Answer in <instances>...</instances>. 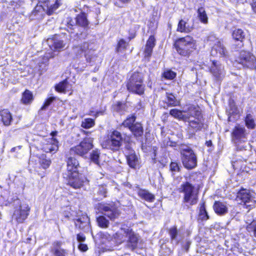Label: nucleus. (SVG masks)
Wrapping results in <instances>:
<instances>
[{"mask_svg": "<svg viewBox=\"0 0 256 256\" xmlns=\"http://www.w3.org/2000/svg\"><path fill=\"white\" fill-rule=\"evenodd\" d=\"M174 46L178 53L184 56H188L196 48V40L190 36L178 39Z\"/></svg>", "mask_w": 256, "mask_h": 256, "instance_id": "nucleus-1", "label": "nucleus"}, {"mask_svg": "<svg viewBox=\"0 0 256 256\" xmlns=\"http://www.w3.org/2000/svg\"><path fill=\"white\" fill-rule=\"evenodd\" d=\"M60 4L56 0L54 4H52L48 0L43 3L39 2L31 14V17L37 19L42 18L46 14L51 15L59 6Z\"/></svg>", "mask_w": 256, "mask_h": 256, "instance_id": "nucleus-2", "label": "nucleus"}, {"mask_svg": "<svg viewBox=\"0 0 256 256\" xmlns=\"http://www.w3.org/2000/svg\"><path fill=\"white\" fill-rule=\"evenodd\" d=\"M182 192L184 193V202L187 206L196 204L198 201V190L189 182L182 185Z\"/></svg>", "mask_w": 256, "mask_h": 256, "instance_id": "nucleus-3", "label": "nucleus"}, {"mask_svg": "<svg viewBox=\"0 0 256 256\" xmlns=\"http://www.w3.org/2000/svg\"><path fill=\"white\" fill-rule=\"evenodd\" d=\"M126 87L130 92L140 95L143 94L144 86L143 84V78L142 74L138 72L132 74L126 84Z\"/></svg>", "mask_w": 256, "mask_h": 256, "instance_id": "nucleus-4", "label": "nucleus"}, {"mask_svg": "<svg viewBox=\"0 0 256 256\" xmlns=\"http://www.w3.org/2000/svg\"><path fill=\"white\" fill-rule=\"evenodd\" d=\"M122 138L120 132L113 131L108 138L102 143V146L114 152L118 150L122 144Z\"/></svg>", "mask_w": 256, "mask_h": 256, "instance_id": "nucleus-5", "label": "nucleus"}, {"mask_svg": "<svg viewBox=\"0 0 256 256\" xmlns=\"http://www.w3.org/2000/svg\"><path fill=\"white\" fill-rule=\"evenodd\" d=\"M182 164L188 169H192L197 164V158L193 150L187 146H182L180 148Z\"/></svg>", "mask_w": 256, "mask_h": 256, "instance_id": "nucleus-6", "label": "nucleus"}, {"mask_svg": "<svg viewBox=\"0 0 256 256\" xmlns=\"http://www.w3.org/2000/svg\"><path fill=\"white\" fill-rule=\"evenodd\" d=\"M247 133L246 132V129L244 127L240 125L236 126L232 131V136L234 141V142L237 144V148L240 150H246L248 147H250V144H248L246 145L240 146L239 143L244 142L247 139Z\"/></svg>", "mask_w": 256, "mask_h": 256, "instance_id": "nucleus-7", "label": "nucleus"}, {"mask_svg": "<svg viewBox=\"0 0 256 256\" xmlns=\"http://www.w3.org/2000/svg\"><path fill=\"white\" fill-rule=\"evenodd\" d=\"M93 138L90 137L85 138L80 143L70 150V154L72 155L76 154L78 155L83 156L92 148Z\"/></svg>", "mask_w": 256, "mask_h": 256, "instance_id": "nucleus-8", "label": "nucleus"}, {"mask_svg": "<svg viewBox=\"0 0 256 256\" xmlns=\"http://www.w3.org/2000/svg\"><path fill=\"white\" fill-rule=\"evenodd\" d=\"M92 44L84 42L80 46H75L72 48V52L77 56L80 57L83 53L87 62H90L93 58L94 50Z\"/></svg>", "mask_w": 256, "mask_h": 256, "instance_id": "nucleus-9", "label": "nucleus"}, {"mask_svg": "<svg viewBox=\"0 0 256 256\" xmlns=\"http://www.w3.org/2000/svg\"><path fill=\"white\" fill-rule=\"evenodd\" d=\"M30 207L26 202H20L16 206L13 214V218L18 223H22L29 215Z\"/></svg>", "mask_w": 256, "mask_h": 256, "instance_id": "nucleus-10", "label": "nucleus"}, {"mask_svg": "<svg viewBox=\"0 0 256 256\" xmlns=\"http://www.w3.org/2000/svg\"><path fill=\"white\" fill-rule=\"evenodd\" d=\"M98 210L102 214L112 220L118 218L120 214V210L114 204H100Z\"/></svg>", "mask_w": 256, "mask_h": 256, "instance_id": "nucleus-11", "label": "nucleus"}, {"mask_svg": "<svg viewBox=\"0 0 256 256\" xmlns=\"http://www.w3.org/2000/svg\"><path fill=\"white\" fill-rule=\"evenodd\" d=\"M236 200L240 204L244 203L249 208L254 207L256 204L252 194L246 189L241 190L238 192Z\"/></svg>", "mask_w": 256, "mask_h": 256, "instance_id": "nucleus-12", "label": "nucleus"}, {"mask_svg": "<svg viewBox=\"0 0 256 256\" xmlns=\"http://www.w3.org/2000/svg\"><path fill=\"white\" fill-rule=\"evenodd\" d=\"M63 24L66 26L67 30L70 31L74 29L76 24L82 27L87 26L88 22L86 14L82 13L76 16L75 22L73 21L71 18H67L63 21Z\"/></svg>", "mask_w": 256, "mask_h": 256, "instance_id": "nucleus-13", "label": "nucleus"}, {"mask_svg": "<svg viewBox=\"0 0 256 256\" xmlns=\"http://www.w3.org/2000/svg\"><path fill=\"white\" fill-rule=\"evenodd\" d=\"M238 62L244 66L250 68H256V60L254 56L250 52L242 51L240 52Z\"/></svg>", "mask_w": 256, "mask_h": 256, "instance_id": "nucleus-14", "label": "nucleus"}, {"mask_svg": "<svg viewBox=\"0 0 256 256\" xmlns=\"http://www.w3.org/2000/svg\"><path fill=\"white\" fill-rule=\"evenodd\" d=\"M126 246L132 251L137 248L142 249L143 248L142 240L139 238L138 236L131 230L128 235Z\"/></svg>", "mask_w": 256, "mask_h": 256, "instance_id": "nucleus-15", "label": "nucleus"}, {"mask_svg": "<svg viewBox=\"0 0 256 256\" xmlns=\"http://www.w3.org/2000/svg\"><path fill=\"white\" fill-rule=\"evenodd\" d=\"M68 176V184L76 189L80 188L84 183L86 182V178L82 175L79 174L78 172H72Z\"/></svg>", "mask_w": 256, "mask_h": 256, "instance_id": "nucleus-16", "label": "nucleus"}, {"mask_svg": "<svg viewBox=\"0 0 256 256\" xmlns=\"http://www.w3.org/2000/svg\"><path fill=\"white\" fill-rule=\"evenodd\" d=\"M210 71L216 80H221L225 76L224 67L218 61H212Z\"/></svg>", "mask_w": 256, "mask_h": 256, "instance_id": "nucleus-17", "label": "nucleus"}, {"mask_svg": "<svg viewBox=\"0 0 256 256\" xmlns=\"http://www.w3.org/2000/svg\"><path fill=\"white\" fill-rule=\"evenodd\" d=\"M245 32L240 28L235 29L233 31L232 36L236 43L232 45V48L238 50L243 46V41L245 38Z\"/></svg>", "mask_w": 256, "mask_h": 256, "instance_id": "nucleus-18", "label": "nucleus"}, {"mask_svg": "<svg viewBox=\"0 0 256 256\" xmlns=\"http://www.w3.org/2000/svg\"><path fill=\"white\" fill-rule=\"evenodd\" d=\"M126 156L127 162L128 166L132 168H136L140 166V159L135 153L134 150L130 149L128 146H126Z\"/></svg>", "mask_w": 256, "mask_h": 256, "instance_id": "nucleus-19", "label": "nucleus"}, {"mask_svg": "<svg viewBox=\"0 0 256 256\" xmlns=\"http://www.w3.org/2000/svg\"><path fill=\"white\" fill-rule=\"evenodd\" d=\"M58 143L54 138L45 140L42 143V150L46 152H56L58 149Z\"/></svg>", "mask_w": 256, "mask_h": 256, "instance_id": "nucleus-20", "label": "nucleus"}, {"mask_svg": "<svg viewBox=\"0 0 256 256\" xmlns=\"http://www.w3.org/2000/svg\"><path fill=\"white\" fill-rule=\"evenodd\" d=\"M212 54H217L220 57H226L228 56V52L222 42L220 40H217L212 47Z\"/></svg>", "mask_w": 256, "mask_h": 256, "instance_id": "nucleus-21", "label": "nucleus"}, {"mask_svg": "<svg viewBox=\"0 0 256 256\" xmlns=\"http://www.w3.org/2000/svg\"><path fill=\"white\" fill-rule=\"evenodd\" d=\"M47 42L50 48L54 50H60L65 46L64 42L58 38L57 36L48 38Z\"/></svg>", "mask_w": 256, "mask_h": 256, "instance_id": "nucleus-22", "label": "nucleus"}, {"mask_svg": "<svg viewBox=\"0 0 256 256\" xmlns=\"http://www.w3.org/2000/svg\"><path fill=\"white\" fill-rule=\"evenodd\" d=\"M184 115L188 117V118L186 120H184V122L196 118L198 117H202L200 112L199 111L197 108L192 106H189L188 109L184 110Z\"/></svg>", "mask_w": 256, "mask_h": 256, "instance_id": "nucleus-23", "label": "nucleus"}, {"mask_svg": "<svg viewBox=\"0 0 256 256\" xmlns=\"http://www.w3.org/2000/svg\"><path fill=\"white\" fill-rule=\"evenodd\" d=\"M188 122L189 128L193 130L194 132L200 130L204 126L202 117L187 120Z\"/></svg>", "mask_w": 256, "mask_h": 256, "instance_id": "nucleus-24", "label": "nucleus"}, {"mask_svg": "<svg viewBox=\"0 0 256 256\" xmlns=\"http://www.w3.org/2000/svg\"><path fill=\"white\" fill-rule=\"evenodd\" d=\"M165 103L166 104V106H164V108H167L168 107L170 106H179L180 104V102L179 100H178L176 97L172 93H166V99L165 100Z\"/></svg>", "mask_w": 256, "mask_h": 256, "instance_id": "nucleus-25", "label": "nucleus"}, {"mask_svg": "<svg viewBox=\"0 0 256 256\" xmlns=\"http://www.w3.org/2000/svg\"><path fill=\"white\" fill-rule=\"evenodd\" d=\"M62 244V242L58 241L52 244L51 252L54 256H66L67 252L66 250L61 248Z\"/></svg>", "mask_w": 256, "mask_h": 256, "instance_id": "nucleus-26", "label": "nucleus"}, {"mask_svg": "<svg viewBox=\"0 0 256 256\" xmlns=\"http://www.w3.org/2000/svg\"><path fill=\"white\" fill-rule=\"evenodd\" d=\"M213 208L215 212L218 215H224L228 212V207L224 202L216 201Z\"/></svg>", "mask_w": 256, "mask_h": 256, "instance_id": "nucleus-27", "label": "nucleus"}, {"mask_svg": "<svg viewBox=\"0 0 256 256\" xmlns=\"http://www.w3.org/2000/svg\"><path fill=\"white\" fill-rule=\"evenodd\" d=\"M130 230L129 228H122L114 235V238L119 244L127 240L128 235Z\"/></svg>", "mask_w": 256, "mask_h": 256, "instance_id": "nucleus-28", "label": "nucleus"}, {"mask_svg": "<svg viewBox=\"0 0 256 256\" xmlns=\"http://www.w3.org/2000/svg\"><path fill=\"white\" fill-rule=\"evenodd\" d=\"M0 116L2 122L5 126H8L11 124L12 120V117L10 112L7 109H4L0 112Z\"/></svg>", "mask_w": 256, "mask_h": 256, "instance_id": "nucleus-29", "label": "nucleus"}, {"mask_svg": "<svg viewBox=\"0 0 256 256\" xmlns=\"http://www.w3.org/2000/svg\"><path fill=\"white\" fill-rule=\"evenodd\" d=\"M79 166V162L77 160L72 156H69L67 160V169L68 172H78V168Z\"/></svg>", "mask_w": 256, "mask_h": 256, "instance_id": "nucleus-30", "label": "nucleus"}, {"mask_svg": "<svg viewBox=\"0 0 256 256\" xmlns=\"http://www.w3.org/2000/svg\"><path fill=\"white\" fill-rule=\"evenodd\" d=\"M193 27L190 26L187 21L181 20L178 24L177 30L181 32H189L192 30Z\"/></svg>", "mask_w": 256, "mask_h": 256, "instance_id": "nucleus-31", "label": "nucleus"}, {"mask_svg": "<svg viewBox=\"0 0 256 256\" xmlns=\"http://www.w3.org/2000/svg\"><path fill=\"white\" fill-rule=\"evenodd\" d=\"M138 196L142 199L149 202H152L154 199V196L145 190H140L138 192Z\"/></svg>", "mask_w": 256, "mask_h": 256, "instance_id": "nucleus-32", "label": "nucleus"}, {"mask_svg": "<svg viewBox=\"0 0 256 256\" xmlns=\"http://www.w3.org/2000/svg\"><path fill=\"white\" fill-rule=\"evenodd\" d=\"M170 114L175 118L183 121L186 120L188 118V117L184 115V110H180L176 108H173L170 110Z\"/></svg>", "mask_w": 256, "mask_h": 256, "instance_id": "nucleus-33", "label": "nucleus"}, {"mask_svg": "<svg viewBox=\"0 0 256 256\" xmlns=\"http://www.w3.org/2000/svg\"><path fill=\"white\" fill-rule=\"evenodd\" d=\"M34 100L32 92L29 90H26L22 94L21 102L24 104H30Z\"/></svg>", "mask_w": 256, "mask_h": 256, "instance_id": "nucleus-34", "label": "nucleus"}, {"mask_svg": "<svg viewBox=\"0 0 256 256\" xmlns=\"http://www.w3.org/2000/svg\"><path fill=\"white\" fill-rule=\"evenodd\" d=\"M130 130L136 136H140L142 135L144 132L142 124L138 122H136L130 127Z\"/></svg>", "mask_w": 256, "mask_h": 256, "instance_id": "nucleus-35", "label": "nucleus"}, {"mask_svg": "<svg viewBox=\"0 0 256 256\" xmlns=\"http://www.w3.org/2000/svg\"><path fill=\"white\" fill-rule=\"evenodd\" d=\"M97 222L98 224V226L102 228H107L108 227L110 222L109 220H108L104 216H99L97 219Z\"/></svg>", "mask_w": 256, "mask_h": 256, "instance_id": "nucleus-36", "label": "nucleus"}, {"mask_svg": "<svg viewBox=\"0 0 256 256\" xmlns=\"http://www.w3.org/2000/svg\"><path fill=\"white\" fill-rule=\"evenodd\" d=\"M68 82L66 80H63L56 84L55 86L56 90L60 92H64L68 88Z\"/></svg>", "mask_w": 256, "mask_h": 256, "instance_id": "nucleus-37", "label": "nucleus"}, {"mask_svg": "<svg viewBox=\"0 0 256 256\" xmlns=\"http://www.w3.org/2000/svg\"><path fill=\"white\" fill-rule=\"evenodd\" d=\"M246 126L248 128L254 129L256 124L252 114H248L245 118Z\"/></svg>", "mask_w": 256, "mask_h": 256, "instance_id": "nucleus-38", "label": "nucleus"}, {"mask_svg": "<svg viewBox=\"0 0 256 256\" xmlns=\"http://www.w3.org/2000/svg\"><path fill=\"white\" fill-rule=\"evenodd\" d=\"M198 13L200 22L204 24H207L208 19L204 9L202 7L199 8L198 10Z\"/></svg>", "mask_w": 256, "mask_h": 256, "instance_id": "nucleus-39", "label": "nucleus"}, {"mask_svg": "<svg viewBox=\"0 0 256 256\" xmlns=\"http://www.w3.org/2000/svg\"><path fill=\"white\" fill-rule=\"evenodd\" d=\"M199 216L200 218L202 220H206L209 219V216L207 212L206 211L204 203L200 205L199 212Z\"/></svg>", "mask_w": 256, "mask_h": 256, "instance_id": "nucleus-40", "label": "nucleus"}, {"mask_svg": "<svg viewBox=\"0 0 256 256\" xmlns=\"http://www.w3.org/2000/svg\"><path fill=\"white\" fill-rule=\"evenodd\" d=\"M136 120V116L132 114L128 116L126 120L124 121L122 124L125 127H128L129 129L130 127L132 126L134 124V122Z\"/></svg>", "mask_w": 256, "mask_h": 256, "instance_id": "nucleus-41", "label": "nucleus"}, {"mask_svg": "<svg viewBox=\"0 0 256 256\" xmlns=\"http://www.w3.org/2000/svg\"><path fill=\"white\" fill-rule=\"evenodd\" d=\"M128 43L124 39L120 40L116 47V51L118 52H123L126 48Z\"/></svg>", "mask_w": 256, "mask_h": 256, "instance_id": "nucleus-42", "label": "nucleus"}, {"mask_svg": "<svg viewBox=\"0 0 256 256\" xmlns=\"http://www.w3.org/2000/svg\"><path fill=\"white\" fill-rule=\"evenodd\" d=\"M94 120L92 118H85L82 120L81 126L85 128H90L94 125Z\"/></svg>", "mask_w": 256, "mask_h": 256, "instance_id": "nucleus-43", "label": "nucleus"}, {"mask_svg": "<svg viewBox=\"0 0 256 256\" xmlns=\"http://www.w3.org/2000/svg\"><path fill=\"white\" fill-rule=\"evenodd\" d=\"M108 192V188L104 184H100L98 186V194L102 198H105Z\"/></svg>", "mask_w": 256, "mask_h": 256, "instance_id": "nucleus-44", "label": "nucleus"}, {"mask_svg": "<svg viewBox=\"0 0 256 256\" xmlns=\"http://www.w3.org/2000/svg\"><path fill=\"white\" fill-rule=\"evenodd\" d=\"M40 164L44 168H47L51 164L50 159L46 158L44 156H42L40 158Z\"/></svg>", "mask_w": 256, "mask_h": 256, "instance_id": "nucleus-45", "label": "nucleus"}, {"mask_svg": "<svg viewBox=\"0 0 256 256\" xmlns=\"http://www.w3.org/2000/svg\"><path fill=\"white\" fill-rule=\"evenodd\" d=\"M100 152L97 150H93L90 154V159L92 162L97 164H99Z\"/></svg>", "mask_w": 256, "mask_h": 256, "instance_id": "nucleus-46", "label": "nucleus"}, {"mask_svg": "<svg viewBox=\"0 0 256 256\" xmlns=\"http://www.w3.org/2000/svg\"><path fill=\"white\" fill-rule=\"evenodd\" d=\"M90 220L88 216H83V222L82 225L80 226L79 228L82 230H86L89 227Z\"/></svg>", "mask_w": 256, "mask_h": 256, "instance_id": "nucleus-47", "label": "nucleus"}, {"mask_svg": "<svg viewBox=\"0 0 256 256\" xmlns=\"http://www.w3.org/2000/svg\"><path fill=\"white\" fill-rule=\"evenodd\" d=\"M164 77L168 80H172L176 76V74L174 72L168 70L164 72Z\"/></svg>", "mask_w": 256, "mask_h": 256, "instance_id": "nucleus-48", "label": "nucleus"}, {"mask_svg": "<svg viewBox=\"0 0 256 256\" xmlns=\"http://www.w3.org/2000/svg\"><path fill=\"white\" fill-rule=\"evenodd\" d=\"M131 0H116L114 2V5L119 8H123Z\"/></svg>", "mask_w": 256, "mask_h": 256, "instance_id": "nucleus-49", "label": "nucleus"}, {"mask_svg": "<svg viewBox=\"0 0 256 256\" xmlns=\"http://www.w3.org/2000/svg\"><path fill=\"white\" fill-rule=\"evenodd\" d=\"M56 100L55 97H50L48 98L45 102L44 106L42 107L41 110H45L51 104Z\"/></svg>", "mask_w": 256, "mask_h": 256, "instance_id": "nucleus-50", "label": "nucleus"}, {"mask_svg": "<svg viewBox=\"0 0 256 256\" xmlns=\"http://www.w3.org/2000/svg\"><path fill=\"white\" fill-rule=\"evenodd\" d=\"M146 46L154 48L155 46V38L153 36H150L146 42Z\"/></svg>", "mask_w": 256, "mask_h": 256, "instance_id": "nucleus-51", "label": "nucleus"}, {"mask_svg": "<svg viewBox=\"0 0 256 256\" xmlns=\"http://www.w3.org/2000/svg\"><path fill=\"white\" fill-rule=\"evenodd\" d=\"M170 170L172 172H178L180 168L176 162H172L170 164Z\"/></svg>", "mask_w": 256, "mask_h": 256, "instance_id": "nucleus-52", "label": "nucleus"}, {"mask_svg": "<svg viewBox=\"0 0 256 256\" xmlns=\"http://www.w3.org/2000/svg\"><path fill=\"white\" fill-rule=\"evenodd\" d=\"M170 234L172 240H174L176 238L178 234V231L176 228H172L170 230Z\"/></svg>", "mask_w": 256, "mask_h": 256, "instance_id": "nucleus-53", "label": "nucleus"}, {"mask_svg": "<svg viewBox=\"0 0 256 256\" xmlns=\"http://www.w3.org/2000/svg\"><path fill=\"white\" fill-rule=\"evenodd\" d=\"M230 114L237 115L238 114V110L234 104H230Z\"/></svg>", "mask_w": 256, "mask_h": 256, "instance_id": "nucleus-54", "label": "nucleus"}, {"mask_svg": "<svg viewBox=\"0 0 256 256\" xmlns=\"http://www.w3.org/2000/svg\"><path fill=\"white\" fill-rule=\"evenodd\" d=\"M153 48L146 46L144 49L145 56H150L152 52Z\"/></svg>", "mask_w": 256, "mask_h": 256, "instance_id": "nucleus-55", "label": "nucleus"}, {"mask_svg": "<svg viewBox=\"0 0 256 256\" xmlns=\"http://www.w3.org/2000/svg\"><path fill=\"white\" fill-rule=\"evenodd\" d=\"M208 40L210 42H213L214 44L216 42L217 40H220L218 38H216L215 35L210 34L208 37Z\"/></svg>", "mask_w": 256, "mask_h": 256, "instance_id": "nucleus-56", "label": "nucleus"}, {"mask_svg": "<svg viewBox=\"0 0 256 256\" xmlns=\"http://www.w3.org/2000/svg\"><path fill=\"white\" fill-rule=\"evenodd\" d=\"M83 222V216H82L80 218L76 219L75 220V225L76 227H79L80 226L82 225V224Z\"/></svg>", "mask_w": 256, "mask_h": 256, "instance_id": "nucleus-57", "label": "nucleus"}, {"mask_svg": "<svg viewBox=\"0 0 256 256\" xmlns=\"http://www.w3.org/2000/svg\"><path fill=\"white\" fill-rule=\"evenodd\" d=\"M85 240L86 237L84 234H77V240L78 242H83Z\"/></svg>", "mask_w": 256, "mask_h": 256, "instance_id": "nucleus-58", "label": "nucleus"}, {"mask_svg": "<svg viewBox=\"0 0 256 256\" xmlns=\"http://www.w3.org/2000/svg\"><path fill=\"white\" fill-rule=\"evenodd\" d=\"M80 250L82 252H86L88 250V248L86 244H80L78 246Z\"/></svg>", "mask_w": 256, "mask_h": 256, "instance_id": "nucleus-59", "label": "nucleus"}, {"mask_svg": "<svg viewBox=\"0 0 256 256\" xmlns=\"http://www.w3.org/2000/svg\"><path fill=\"white\" fill-rule=\"evenodd\" d=\"M124 106V104L122 103L121 102H118L116 104L114 109L116 111H120V110L122 106Z\"/></svg>", "mask_w": 256, "mask_h": 256, "instance_id": "nucleus-60", "label": "nucleus"}, {"mask_svg": "<svg viewBox=\"0 0 256 256\" xmlns=\"http://www.w3.org/2000/svg\"><path fill=\"white\" fill-rule=\"evenodd\" d=\"M252 8L254 11L256 12V1L252 4Z\"/></svg>", "mask_w": 256, "mask_h": 256, "instance_id": "nucleus-61", "label": "nucleus"}, {"mask_svg": "<svg viewBox=\"0 0 256 256\" xmlns=\"http://www.w3.org/2000/svg\"><path fill=\"white\" fill-rule=\"evenodd\" d=\"M206 144L208 146H210L212 145V142L211 140H208V141H206Z\"/></svg>", "mask_w": 256, "mask_h": 256, "instance_id": "nucleus-62", "label": "nucleus"}, {"mask_svg": "<svg viewBox=\"0 0 256 256\" xmlns=\"http://www.w3.org/2000/svg\"><path fill=\"white\" fill-rule=\"evenodd\" d=\"M56 133L57 132H53L51 133V135L52 136H55L56 134Z\"/></svg>", "mask_w": 256, "mask_h": 256, "instance_id": "nucleus-63", "label": "nucleus"}, {"mask_svg": "<svg viewBox=\"0 0 256 256\" xmlns=\"http://www.w3.org/2000/svg\"><path fill=\"white\" fill-rule=\"evenodd\" d=\"M254 236L256 237V226L254 228Z\"/></svg>", "mask_w": 256, "mask_h": 256, "instance_id": "nucleus-64", "label": "nucleus"}]
</instances>
